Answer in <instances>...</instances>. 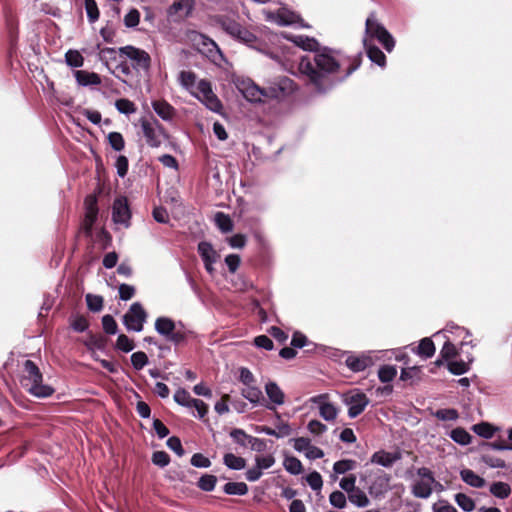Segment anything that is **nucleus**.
Instances as JSON below:
<instances>
[{
  "instance_id": "c03bdc74",
  "label": "nucleus",
  "mask_w": 512,
  "mask_h": 512,
  "mask_svg": "<svg viewBox=\"0 0 512 512\" xmlns=\"http://www.w3.org/2000/svg\"><path fill=\"white\" fill-rule=\"evenodd\" d=\"M454 501L464 512H472L476 507L475 501L465 493L455 494Z\"/></svg>"
},
{
  "instance_id": "5701e85b",
  "label": "nucleus",
  "mask_w": 512,
  "mask_h": 512,
  "mask_svg": "<svg viewBox=\"0 0 512 512\" xmlns=\"http://www.w3.org/2000/svg\"><path fill=\"white\" fill-rule=\"evenodd\" d=\"M473 357L468 356L467 361L452 359L447 362L448 371L456 376L463 375L470 370V364L473 362Z\"/></svg>"
},
{
  "instance_id": "1a4fd4ad",
  "label": "nucleus",
  "mask_w": 512,
  "mask_h": 512,
  "mask_svg": "<svg viewBox=\"0 0 512 512\" xmlns=\"http://www.w3.org/2000/svg\"><path fill=\"white\" fill-rule=\"evenodd\" d=\"M131 217L132 213L127 198L124 196L116 197L112 205L113 222L128 228L131 224Z\"/></svg>"
},
{
  "instance_id": "6ab92c4d",
  "label": "nucleus",
  "mask_w": 512,
  "mask_h": 512,
  "mask_svg": "<svg viewBox=\"0 0 512 512\" xmlns=\"http://www.w3.org/2000/svg\"><path fill=\"white\" fill-rule=\"evenodd\" d=\"M154 112L164 121H171L175 115V108L165 100L151 102Z\"/></svg>"
},
{
  "instance_id": "c9c22d12",
  "label": "nucleus",
  "mask_w": 512,
  "mask_h": 512,
  "mask_svg": "<svg viewBox=\"0 0 512 512\" xmlns=\"http://www.w3.org/2000/svg\"><path fill=\"white\" fill-rule=\"evenodd\" d=\"M190 34L194 35V37L192 38L193 40L199 39L200 44L204 47H207L208 51L210 53L214 50V51L218 52L219 54H221V50H220L219 46L217 45V43L212 38L207 36L206 34L196 31V30H192L190 32Z\"/></svg>"
},
{
  "instance_id": "7c9ffc66",
  "label": "nucleus",
  "mask_w": 512,
  "mask_h": 512,
  "mask_svg": "<svg viewBox=\"0 0 512 512\" xmlns=\"http://www.w3.org/2000/svg\"><path fill=\"white\" fill-rule=\"evenodd\" d=\"M348 501L358 508L367 507L370 503L368 496L359 487L347 495Z\"/></svg>"
},
{
  "instance_id": "a211bd4d",
  "label": "nucleus",
  "mask_w": 512,
  "mask_h": 512,
  "mask_svg": "<svg viewBox=\"0 0 512 512\" xmlns=\"http://www.w3.org/2000/svg\"><path fill=\"white\" fill-rule=\"evenodd\" d=\"M140 124L147 144L153 148L160 147L162 142L156 133L155 127L145 118L140 119Z\"/></svg>"
},
{
  "instance_id": "69168bd1",
  "label": "nucleus",
  "mask_w": 512,
  "mask_h": 512,
  "mask_svg": "<svg viewBox=\"0 0 512 512\" xmlns=\"http://www.w3.org/2000/svg\"><path fill=\"white\" fill-rule=\"evenodd\" d=\"M109 145L114 151L120 152L125 147L123 135L120 132H110L107 136Z\"/></svg>"
},
{
  "instance_id": "e433bc0d",
  "label": "nucleus",
  "mask_w": 512,
  "mask_h": 512,
  "mask_svg": "<svg viewBox=\"0 0 512 512\" xmlns=\"http://www.w3.org/2000/svg\"><path fill=\"white\" fill-rule=\"evenodd\" d=\"M370 462L384 468H390L394 465L391 460L390 452L383 449L374 452L370 458Z\"/></svg>"
},
{
  "instance_id": "aec40b11",
  "label": "nucleus",
  "mask_w": 512,
  "mask_h": 512,
  "mask_svg": "<svg viewBox=\"0 0 512 512\" xmlns=\"http://www.w3.org/2000/svg\"><path fill=\"white\" fill-rule=\"evenodd\" d=\"M241 396L249 401L253 406H263L265 398L261 389L254 385L246 386L241 390Z\"/></svg>"
},
{
  "instance_id": "13d9d810",
  "label": "nucleus",
  "mask_w": 512,
  "mask_h": 512,
  "mask_svg": "<svg viewBox=\"0 0 512 512\" xmlns=\"http://www.w3.org/2000/svg\"><path fill=\"white\" fill-rule=\"evenodd\" d=\"M348 498L344 492L335 490L329 495V503L336 509H344L347 506Z\"/></svg>"
},
{
  "instance_id": "49530a36",
  "label": "nucleus",
  "mask_w": 512,
  "mask_h": 512,
  "mask_svg": "<svg viewBox=\"0 0 512 512\" xmlns=\"http://www.w3.org/2000/svg\"><path fill=\"white\" fill-rule=\"evenodd\" d=\"M217 484V477L212 474H203L197 481V487L204 492H212Z\"/></svg>"
},
{
  "instance_id": "37998d69",
  "label": "nucleus",
  "mask_w": 512,
  "mask_h": 512,
  "mask_svg": "<svg viewBox=\"0 0 512 512\" xmlns=\"http://www.w3.org/2000/svg\"><path fill=\"white\" fill-rule=\"evenodd\" d=\"M319 414L325 421H333L338 415V409L331 402H323L319 405Z\"/></svg>"
},
{
  "instance_id": "f704fd0d",
  "label": "nucleus",
  "mask_w": 512,
  "mask_h": 512,
  "mask_svg": "<svg viewBox=\"0 0 512 512\" xmlns=\"http://www.w3.org/2000/svg\"><path fill=\"white\" fill-rule=\"evenodd\" d=\"M215 224L222 233L232 232L234 228L233 220L224 212H217L215 214Z\"/></svg>"
},
{
  "instance_id": "864d4df0",
  "label": "nucleus",
  "mask_w": 512,
  "mask_h": 512,
  "mask_svg": "<svg viewBox=\"0 0 512 512\" xmlns=\"http://www.w3.org/2000/svg\"><path fill=\"white\" fill-rule=\"evenodd\" d=\"M397 375L395 365H382L378 370V378L382 383H390Z\"/></svg>"
},
{
  "instance_id": "39448f33",
  "label": "nucleus",
  "mask_w": 512,
  "mask_h": 512,
  "mask_svg": "<svg viewBox=\"0 0 512 512\" xmlns=\"http://www.w3.org/2000/svg\"><path fill=\"white\" fill-rule=\"evenodd\" d=\"M148 314L140 302L130 305L128 311L122 316V323L128 331L141 332Z\"/></svg>"
},
{
  "instance_id": "72a5a7b5",
  "label": "nucleus",
  "mask_w": 512,
  "mask_h": 512,
  "mask_svg": "<svg viewBox=\"0 0 512 512\" xmlns=\"http://www.w3.org/2000/svg\"><path fill=\"white\" fill-rule=\"evenodd\" d=\"M490 493L499 499H506L511 494V486L502 481L493 482L489 488Z\"/></svg>"
},
{
  "instance_id": "ea45409f",
  "label": "nucleus",
  "mask_w": 512,
  "mask_h": 512,
  "mask_svg": "<svg viewBox=\"0 0 512 512\" xmlns=\"http://www.w3.org/2000/svg\"><path fill=\"white\" fill-rule=\"evenodd\" d=\"M286 83H292V80L285 77L279 85L270 86L268 88H262V91H264L263 98H271V99L279 98L281 95L284 94Z\"/></svg>"
},
{
  "instance_id": "0e129e2a",
  "label": "nucleus",
  "mask_w": 512,
  "mask_h": 512,
  "mask_svg": "<svg viewBox=\"0 0 512 512\" xmlns=\"http://www.w3.org/2000/svg\"><path fill=\"white\" fill-rule=\"evenodd\" d=\"M480 461L490 468L504 469L507 467L506 462L503 459L496 458V457L490 455L489 453L481 452Z\"/></svg>"
},
{
  "instance_id": "cd10ccee",
  "label": "nucleus",
  "mask_w": 512,
  "mask_h": 512,
  "mask_svg": "<svg viewBox=\"0 0 512 512\" xmlns=\"http://www.w3.org/2000/svg\"><path fill=\"white\" fill-rule=\"evenodd\" d=\"M385 29L386 27L378 22L374 18L373 14H371L365 22V37L367 38V36H369L370 38H377Z\"/></svg>"
},
{
  "instance_id": "6e6d98bb",
  "label": "nucleus",
  "mask_w": 512,
  "mask_h": 512,
  "mask_svg": "<svg viewBox=\"0 0 512 512\" xmlns=\"http://www.w3.org/2000/svg\"><path fill=\"white\" fill-rule=\"evenodd\" d=\"M101 323L106 335H116L119 332L118 324L112 315L102 316Z\"/></svg>"
},
{
  "instance_id": "6e6552de",
  "label": "nucleus",
  "mask_w": 512,
  "mask_h": 512,
  "mask_svg": "<svg viewBox=\"0 0 512 512\" xmlns=\"http://www.w3.org/2000/svg\"><path fill=\"white\" fill-rule=\"evenodd\" d=\"M199 95H195L210 111L219 113L223 108L221 101L214 94L212 85L207 79H201L197 83Z\"/></svg>"
},
{
  "instance_id": "de8ad7c7",
  "label": "nucleus",
  "mask_w": 512,
  "mask_h": 512,
  "mask_svg": "<svg viewBox=\"0 0 512 512\" xmlns=\"http://www.w3.org/2000/svg\"><path fill=\"white\" fill-rule=\"evenodd\" d=\"M86 305L89 311L93 313L100 312L104 306V299L100 295L88 293L85 296Z\"/></svg>"
},
{
  "instance_id": "0eeeda50",
  "label": "nucleus",
  "mask_w": 512,
  "mask_h": 512,
  "mask_svg": "<svg viewBox=\"0 0 512 512\" xmlns=\"http://www.w3.org/2000/svg\"><path fill=\"white\" fill-rule=\"evenodd\" d=\"M266 20L275 22L281 27H288L293 24H299V26L302 28L310 27L304 22L300 14L288 9L287 7H281L276 12H267Z\"/></svg>"
},
{
  "instance_id": "bf43d9fd",
  "label": "nucleus",
  "mask_w": 512,
  "mask_h": 512,
  "mask_svg": "<svg viewBox=\"0 0 512 512\" xmlns=\"http://www.w3.org/2000/svg\"><path fill=\"white\" fill-rule=\"evenodd\" d=\"M421 373H422V369L420 366H412V367L402 368L401 372H400L399 380L404 381V382L408 381V380H413V379L420 380Z\"/></svg>"
},
{
  "instance_id": "4d7b16f0",
  "label": "nucleus",
  "mask_w": 512,
  "mask_h": 512,
  "mask_svg": "<svg viewBox=\"0 0 512 512\" xmlns=\"http://www.w3.org/2000/svg\"><path fill=\"white\" fill-rule=\"evenodd\" d=\"M84 7L89 23H95L100 17V11L95 0H84Z\"/></svg>"
},
{
  "instance_id": "dca6fc26",
  "label": "nucleus",
  "mask_w": 512,
  "mask_h": 512,
  "mask_svg": "<svg viewBox=\"0 0 512 512\" xmlns=\"http://www.w3.org/2000/svg\"><path fill=\"white\" fill-rule=\"evenodd\" d=\"M346 366L355 373L362 372L373 364L372 358L367 355H349L345 360Z\"/></svg>"
},
{
  "instance_id": "bb28decb",
  "label": "nucleus",
  "mask_w": 512,
  "mask_h": 512,
  "mask_svg": "<svg viewBox=\"0 0 512 512\" xmlns=\"http://www.w3.org/2000/svg\"><path fill=\"white\" fill-rule=\"evenodd\" d=\"M284 469L291 475H300L303 471V465L301 461L293 455H285L283 460Z\"/></svg>"
},
{
  "instance_id": "a878e982",
  "label": "nucleus",
  "mask_w": 512,
  "mask_h": 512,
  "mask_svg": "<svg viewBox=\"0 0 512 512\" xmlns=\"http://www.w3.org/2000/svg\"><path fill=\"white\" fill-rule=\"evenodd\" d=\"M223 464L230 470L240 471L246 467L247 462L245 458L228 452L223 456Z\"/></svg>"
},
{
  "instance_id": "b1692460",
  "label": "nucleus",
  "mask_w": 512,
  "mask_h": 512,
  "mask_svg": "<svg viewBox=\"0 0 512 512\" xmlns=\"http://www.w3.org/2000/svg\"><path fill=\"white\" fill-rule=\"evenodd\" d=\"M460 477L463 482L473 488H482L486 481L483 477L476 474L473 470L465 468L460 471Z\"/></svg>"
},
{
  "instance_id": "09e8293b",
  "label": "nucleus",
  "mask_w": 512,
  "mask_h": 512,
  "mask_svg": "<svg viewBox=\"0 0 512 512\" xmlns=\"http://www.w3.org/2000/svg\"><path fill=\"white\" fill-rule=\"evenodd\" d=\"M65 62L71 68H80L84 64V57L78 50L69 49L65 53Z\"/></svg>"
},
{
  "instance_id": "4be33fe9",
  "label": "nucleus",
  "mask_w": 512,
  "mask_h": 512,
  "mask_svg": "<svg viewBox=\"0 0 512 512\" xmlns=\"http://www.w3.org/2000/svg\"><path fill=\"white\" fill-rule=\"evenodd\" d=\"M192 334L193 332L186 329L182 321H178V328L165 340L173 343L175 346H179L181 344L187 343L189 336Z\"/></svg>"
},
{
  "instance_id": "f8f14e48",
  "label": "nucleus",
  "mask_w": 512,
  "mask_h": 512,
  "mask_svg": "<svg viewBox=\"0 0 512 512\" xmlns=\"http://www.w3.org/2000/svg\"><path fill=\"white\" fill-rule=\"evenodd\" d=\"M85 205V222L88 233H91L92 227L98 220L99 208L98 197L95 194H89L84 200Z\"/></svg>"
},
{
  "instance_id": "9d476101",
  "label": "nucleus",
  "mask_w": 512,
  "mask_h": 512,
  "mask_svg": "<svg viewBox=\"0 0 512 512\" xmlns=\"http://www.w3.org/2000/svg\"><path fill=\"white\" fill-rule=\"evenodd\" d=\"M236 88L242 96L250 103H261L264 91L250 78L237 80Z\"/></svg>"
},
{
  "instance_id": "e2e57ef3",
  "label": "nucleus",
  "mask_w": 512,
  "mask_h": 512,
  "mask_svg": "<svg viewBox=\"0 0 512 512\" xmlns=\"http://www.w3.org/2000/svg\"><path fill=\"white\" fill-rule=\"evenodd\" d=\"M173 398L178 405L188 408H192L191 401L196 399L192 398L189 392L184 388L176 390Z\"/></svg>"
},
{
  "instance_id": "f03ea898",
  "label": "nucleus",
  "mask_w": 512,
  "mask_h": 512,
  "mask_svg": "<svg viewBox=\"0 0 512 512\" xmlns=\"http://www.w3.org/2000/svg\"><path fill=\"white\" fill-rule=\"evenodd\" d=\"M24 374L20 378L21 386L36 398H47L53 395L55 389L43 383V374L38 365L27 359L23 363Z\"/></svg>"
},
{
  "instance_id": "a19ab883",
  "label": "nucleus",
  "mask_w": 512,
  "mask_h": 512,
  "mask_svg": "<svg viewBox=\"0 0 512 512\" xmlns=\"http://www.w3.org/2000/svg\"><path fill=\"white\" fill-rule=\"evenodd\" d=\"M69 324L71 329L77 333L86 332L89 328L88 320L80 314H72L69 318Z\"/></svg>"
},
{
  "instance_id": "7ed1b4c3",
  "label": "nucleus",
  "mask_w": 512,
  "mask_h": 512,
  "mask_svg": "<svg viewBox=\"0 0 512 512\" xmlns=\"http://www.w3.org/2000/svg\"><path fill=\"white\" fill-rule=\"evenodd\" d=\"M214 22L231 38L248 47L255 48L258 37L228 15H215Z\"/></svg>"
},
{
  "instance_id": "412c9836",
  "label": "nucleus",
  "mask_w": 512,
  "mask_h": 512,
  "mask_svg": "<svg viewBox=\"0 0 512 512\" xmlns=\"http://www.w3.org/2000/svg\"><path fill=\"white\" fill-rule=\"evenodd\" d=\"M84 346L92 355H96V350L106 351L107 339L104 336L88 332L87 339L83 342Z\"/></svg>"
},
{
  "instance_id": "423d86ee",
  "label": "nucleus",
  "mask_w": 512,
  "mask_h": 512,
  "mask_svg": "<svg viewBox=\"0 0 512 512\" xmlns=\"http://www.w3.org/2000/svg\"><path fill=\"white\" fill-rule=\"evenodd\" d=\"M342 402L348 406V417H358L370 403L369 398L359 389L352 390L343 395Z\"/></svg>"
},
{
  "instance_id": "a18cd8bd",
  "label": "nucleus",
  "mask_w": 512,
  "mask_h": 512,
  "mask_svg": "<svg viewBox=\"0 0 512 512\" xmlns=\"http://www.w3.org/2000/svg\"><path fill=\"white\" fill-rule=\"evenodd\" d=\"M357 462L353 459H341L333 464V472L342 475L356 468Z\"/></svg>"
},
{
  "instance_id": "c85d7f7f",
  "label": "nucleus",
  "mask_w": 512,
  "mask_h": 512,
  "mask_svg": "<svg viewBox=\"0 0 512 512\" xmlns=\"http://www.w3.org/2000/svg\"><path fill=\"white\" fill-rule=\"evenodd\" d=\"M449 437L461 446L469 445L472 442L473 436L464 428L456 427L449 433Z\"/></svg>"
},
{
  "instance_id": "5fc2aeb1",
  "label": "nucleus",
  "mask_w": 512,
  "mask_h": 512,
  "mask_svg": "<svg viewBox=\"0 0 512 512\" xmlns=\"http://www.w3.org/2000/svg\"><path fill=\"white\" fill-rule=\"evenodd\" d=\"M432 415L440 421H456L459 418V412L455 408L438 409Z\"/></svg>"
},
{
  "instance_id": "2eb2a0df",
  "label": "nucleus",
  "mask_w": 512,
  "mask_h": 512,
  "mask_svg": "<svg viewBox=\"0 0 512 512\" xmlns=\"http://www.w3.org/2000/svg\"><path fill=\"white\" fill-rule=\"evenodd\" d=\"M178 328V322H176L174 319L168 316H160L155 320L154 323V329L155 331L164 339H167V337L175 332V330Z\"/></svg>"
},
{
  "instance_id": "680f3d73",
  "label": "nucleus",
  "mask_w": 512,
  "mask_h": 512,
  "mask_svg": "<svg viewBox=\"0 0 512 512\" xmlns=\"http://www.w3.org/2000/svg\"><path fill=\"white\" fill-rule=\"evenodd\" d=\"M115 108L117 111L124 115L133 114L136 111L134 102L127 98H120L115 101Z\"/></svg>"
},
{
  "instance_id": "473e14b6",
  "label": "nucleus",
  "mask_w": 512,
  "mask_h": 512,
  "mask_svg": "<svg viewBox=\"0 0 512 512\" xmlns=\"http://www.w3.org/2000/svg\"><path fill=\"white\" fill-rule=\"evenodd\" d=\"M497 428L489 422H480L472 426V431L484 439H491Z\"/></svg>"
},
{
  "instance_id": "58836bf2",
  "label": "nucleus",
  "mask_w": 512,
  "mask_h": 512,
  "mask_svg": "<svg viewBox=\"0 0 512 512\" xmlns=\"http://www.w3.org/2000/svg\"><path fill=\"white\" fill-rule=\"evenodd\" d=\"M197 251L202 261L217 260L218 254L208 241H200L197 246Z\"/></svg>"
},
{
  "instance_id": "774afa93",
  "label": "nucleus",
  "mask_w": 512,
  "mask_h": 512,
  "mask_svg": "<svg viewBox=\"0 0 512 512\" xmlns=\"http://www.w3.org/2000/svg\"><path fill=\"white\" fill-rule=\"evenodd\" d=\"M376 39L388 53L393 51L395 47V39L387 29H385Z\"/></svg>"
},
{
  "instance_id": "79ce46f5",
  "label": "nucleus",
  "mask_w": 512,
  "mask_h": 512,
  "mask_svg": "<svg viewBox=\"0 0 512 512\" xmlns=\"http://www.w3.org/2000/svg\"><path fill=\"white\" fill-rule=\"evenodd\" d=\"M229 436L232 438L234 443L243 448H246L249 445L250 439L252 438L251 435L247 434L245 430L241 428L231 429V431L229 432Z\"/></svg>"
},
{
  "instance_id": "f257e3e1",
  "label": "nucleus",
  "mask_w": 512,
  "mask_h": 512,
  "mask_svg": "<svg viewBox=\"0 0 512 512\" xmlns=\"http://www.w3.org/2000/svg\"><path fill=\"white\" fill-rule=\"evenodd\" d=\"M291 41L304 51L314 52L313 56L305 55L300 58L298 69L314 85L318 93L325 94L331 91L361 65L359 54L342 77H335L334 74L340 69V62L334 56L335 50L329 47L320 49L318 40L306 35L294 36Z\"/></svg>"
},
{
  "instance_id": "f3484780",
  "label": "nucleus",
  "mask_w": 512,
  "mask_h": 512,
  "mask_svg": "<svg viewBox=\"0 0 512 512\" xmlns=\"http://www.w3.org/2000/svg\"><path fill=\"white\" fill-rule=\"evenodd\" d=\"M73 75L79 86L88 87L96 86L101 84V77L95 72H89L86 70H75Z\"/></svg>"
},
{
  "instance_id": "603ef678",
  "label": "nucleus",
  "mask_w": 512,
  "mask_h": 512,
  "mask_svg": "<svg viewBox=\"0 0 512 512\" xmlns=\"http://www.w3.org/2000/svg\"><path fill=\"white\" fill-rule=\"evenodd\" d=\"M291 346L293 348H298V349H301V348H304V347H307V346H313L314 348H318L319 347L317 344L311 342L307 338V336L305 334H303L302 332H300V331H295L292 334Z\"/></svg>"
},
{
  "instance_id": "c756f323",
  "label": "nucleus",
  "mask_w": 512,
  "mask_h": 512,
  "mask_svg": "<svg viewBox=\"0 0 512 512\" xmlns=\"http://www.w3.org/2000/svg\"><path fill=\"white\" fill-rule=\"evenodd\" d=\"M432 491L431 483L425 479L416 482L412 486V494L417 498L427 499L431 496Z\"/></svg>"
},
{
  "instance_id": "20e7f679",
  "label": "nucleus",
  "mask_w": 512,
  "mask_h": 512,
  "mask_svg": "<svg viewBox=\"0 0 512 512\" xmlns=\"http://www.w3.org/2000/svg\"><path fill=\"white\" fill-rule=\"evenodd\" d=\"M118 53L120 57L131 61L132 69L137 72L143 71L146 75L149 74L151 56L147 51L133 45H126L118 48Z\"/></svg>"
},
{
  "instance_id": "4c0bfd02",
  "label": "nucleus",
  "mask_w": 512,
  "mask_h": 512,
  "mask_svg": "<svg viewBox=\"0 0 512 512\" xmlns=\"http://www.w3.org/2000/svg\"><path fill=\"white\" fill-rule=\"evenodd\" d=\"M248 486L245 482H227L223 486L226 495L244 496L248 493Z\"/></svg>"
},
{
  "instance_id": "8fccbe9b",
  "label": "nucleus",
  "mask_w": 512,
  "mask_h": 512,
  "mask_svg": "<svg viewBox=\"0 0 512 512\" xmlns=\"http://www.w3.org/2000/svg\"><path fill=\"white\" fill-rule=\"evenodd\" d=\"M114 348L123 353H129L134 350L135 343L133 339L129 338L126 334H119L115 343Z\"/></svg>"
},
{
  "instance_id": "4468645a",
  "label": "nucleus",
  "mask_w": 512,
  "mask_h": 512,
  "mask_svg": "<svg viewBox=\"0 0 512 512\" xmlns=\"http://www.w3.org/2000/svg\"><path fill=\"white\" fill-rule=\"evenodd\" d=\"M363 46L369 60L381 68L386 66V55L371 39L363 38Z\"/></svg>"
},
{
  "instance_id": "338daca9",
  "label": "nucleus",
  "mask_w": 512,
  "mask_h": 512,
  "mask_svg": "<svg viewBox=\"0 0 512 512\" xmlns=\"http://www.w3.org/2000/svg\"><path fill=\"white\" fill-rule=\"evenodd\" d=\"M305 480L312 490L320 491L322 489L323 479L318 471L313 470L309 472L306 475Z\"/></svg>"
},
{
  "instance_id": "393cba45",
  "label": "nucleus",
  "mask_w": 512,
  "mask_h": 512,
  "mask_svg": "<svg viewBox=\"0 0 512 512\" xmlns=\"http://www.w3.org/2000/svg\"><path fill=\"white\" fill-rule=\"evenodd\" d=\"M436 348L433 340L430 337H424L419 341V344L414 351L423 359H429L435 354Z\"/></svg>"
},
{
  "instance_id": "ddd939ff",
  "label": "nucleus",
  "mask_w": 512,
  "mask_h": 512,
  "mask_svg": "<svg viewBox=\"0 0 512 512\" xmlns=\"http://www.w3.org/2000/svg\"><path fill=\"white\" fill-rule=\"evenodd\" d=\"M195 4V0H174L167 8V17L173 22H178L179 20L175 18L176 14L180 11H184V17L189 18L193 14Z\"/></svg>"
},
{
  "instance_id": "2f4dec72",
  "label": "nucleus",
  "mask_w": 512,
  "mask_h": 512,
  "mask_svg": "<svg viewBox=\"0 0 512 512\" xmlns=\"http://www.w3.org/2000/svg\"><path fill=\"white\" fill-rule=\"evenodd\" d=\"M96 49L99 50L98 59L103 63V65H105L108 68V70L112 74H114V71L111 70V68L109 67L108 61L109 60H112V61L116 60V54L118 53V50L115 49V48H112V47L101 48L100 44L96 45Z\"/></svg>"
},
{
  "instance_id": "3c124183",
  "label": "nucleus",
  "mask_w": 512,
  "mask_h": 512,
  "mask_svg": "<svg viewBox=\"0 0 512 512\" xmlns=\"http://www.w3.org/2000/svg\"><path fill=\"white\" fill-rule=\"evenodd\" d=\"M416 473L420 478L429 481L431 485L433 484L437 492H442L444 490V486L435 479L434 473L429 468L420 467L416 470Z\"/></svg>"
},
{
  "instance_id": "052dcab7",
  "label": "nucleus",
  "mask_w": 512,
  "mask_h": 512,
  "mask_svg": "<svg viewBox=\"0 0 512 512\" xmlns=\"http://www.w3.org/2000/svg\"><path fill=\"white\" fill-rule=\"evenodd\" d=\"M131 364L133 368L137 371L142 370L145 366L149 364V358L147 354L143 351H137L132 353L130 356Z\"/></svg>"
},
{
  "instance_id": "9b49d317",
  "label": "nucleus",
  "mask_w": 512,
  "mask_h": 512,
  "mask_svg": "<svg viewBox=\"0 0 512 512\" xmlns=\"http://www.w3.org/2000/svg\"><path fill=\"white\" fill-rule=\"evenodd\" d=\"M264 389L269 400L264 402L266 409L275 411L278 406H282L285 403V393L275 381L269 380L265 384Z\"/></svg>"
}]
</instances>
